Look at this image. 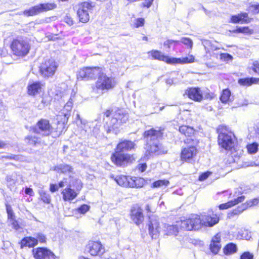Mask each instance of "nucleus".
<instances>
[{
    "label": "nucleus",
    "instance_id": "de8ad7c7",
    "mask_svg": "<svg viewBox=\"0 0 259 259\" xmlns=\"http://www.w3.org/2000/svg\"><path fill=\"white\" fill-rule=\"evenodd\" d=\"M145 24V19L144 18H138L135 19V23L134 24V27L135 28H138L142 27Z\"/></svg>",
    "mask_w": 259,
    "mask_h": 259
},
{
    "label": "nucleus",
    "instance_id": "6e6d98bb",
    "mask_svg": "<svg viewBox=\"0 0 259 259\" xmlns=\"http://www.w3.org/2000/svg\"><path fill=\"white\" fill-rule=\"evenodd\" d=\"M9 220L14 229L15 230H18L19 229V225L17 221L16 220L15 217L13 219H11Z\"/></svg>",
    "mask_w": 259,
    "mask_h": 259
},
{
    "label": "nucleus",
    "instance_id": "4be33fe9",
    "mask_svg": "<svg viewBox=\"0 0 259 259\" xmlns=\"http://www.w3.org/2000/svg\"><path fill=\"white\" fill-rule=\"evenodd\" d=\"M252 20L247 13L241 12L236 15H232L230 17V22L237 24H248Z\"/></svg>",
    "mask_w": 259,
    "mask_h": 259
},
{
    "label": "nucleus",
    "instance_id": "c756f323",
    "mask_svg": "<svg viewBox=\"0 0 259 259\" xmlns=\"http://www.w3.org/2000/svg\"><path fill=\"white\" fill-rule=\"evenodd\" d=\"M37 243L38 240L35 237H27L22 240L21 246L32 247L37 245Z\"/></svg>",
    "mask_w": 259,
    "mask_h": 259
},
{
    "label": "nucleus",
    "instance_id": "b1692460",
    "mask_svg": "<svg viewBox=\"0 0 259 259\" xmlns=\"http://www.w3.org/2000/svg\"><path fill=\"white\" fill-rule=\"evenodd\" d=\"M221 241V236L217 234L214 236L211 240L210 244V249L212 253L214 254H217L221 247L220 244Z\"/></svg>",
    "mask_w": 259,
    "mask_h": 259
},
{
    "label": "nucleus",
    "instance_id": "603ef678",
    "mask_svg": "<svg viewBox=\"0 0 259 259\" xmlns=\"http://www.w3.org/2000/svg\"><path fill=\"white\" fill-rule=\"evenodd\" d=\"M35 238L40 243H45L47 238L46 236L41 233H38L35 235Z\"/></svg>",
    "mask_w": 259,
    "mask_h": 259
},
{
    "label": "nucleus",
    "instance_id": "f257e3e1",
    "mask_svg": "<svg viewBox=\"0 0 259 259\" xmlns=\"http://www.w3.org/2000/svg\"><path fill=\"white\" fill-rule=\"evenodd\" d=\"M147 53L149 59L162 61L169 65L190 64L195 61V57L192 54L181 58L169 57L158 50H151Z\"/></svg>",
    "mask_w": 259,
    "mask_h": 259
},
{
    "label": "nucleus",
    "instance_id": "e2e57ef3",
    "mask_svg": "<svg viewBox=\"0 0 259 259\" xmlns=\"http://www.w3.org/2000/svg\"><path fill=\"white\" fill-rule=\"evenodd\" d=\"M214 94L212 92H208L205 94L204 99L212 100L214 98Z\"/></svg>",
    "mask_w": 259,
    "mask_h": 259
},
{
    "label": "nucleus",
    "instance_id": "20e7f679",
    "mask_svg": "<svg viewBox=\"0 0 259 259\" xmlns=\"http://www.w3.org/2000/svg\"><path fill=\"white\" fill-rule=\"evenodd\" d=\"M9 47L11 56L17 59L25 58L31 50V45L28 41L21 37L13 38Z\"/></svg>",
    "mask_w": 259,
    "mask_h": 259
},
{
    "label": "nucleus",
    "instance_id": "aec40b11",
    "mask_svg": "<svg viewBox=\"0 0 259 259\" xmlns=\"http://www.w3.org/2000/svg\"><path fill=\"white\" fill-rule=\"evenodd\" d=\"M86 250L93 256L99 255L104 252L102 244L97 241H89L86 246Z\"/></svg>",
    "mask_w": 259,
    "mask_h": 259
},
{
    "label": "nucleus",
    "instance_id": "f704fd0d",
    "mask_svg": "<svg viewBox=\"0 0 259 259\" xmlns=\"http://www.w3.org/2000/svg\"><path fill=\"white\" fill-rule=\"evenodd\" d=\"M180 41L178 40H174L170 38H167L163 44L164 47L167 49H170L171 48H174L179 44Z\"/></svg>",
    "mask_w": 259,
    "mask_h": 259
},
{
    "label": "nucleus",
    "instance_id": "09e8293b",
    "mask_svg": "<svg viewBox=\"0 0 259 259\" xmlns=\"http://www.w3.org/2000/svg\"><path fill=\"white\" fill-rule=\"evenodd\" d=\"M251 70L254 73L259 75V61L255 60L252 63Z\"/></svg>",
    "mask_w": 259,
    "mask_h": 259
},
{
    "label": "nucleus",
    "instance_id": "2f4dec72",
    "mask_svg": "<svg viewBox=\"0 0 259 259\" xmlns=\"http://www.w3.org/2000/svg\"><path fill=\"white\" fill-rule=\"evenodd\" d=\"M131 177H126L125 176H117L115 181L117 183L121 186L130 187V179Z\"/></svg>",
    "mask_w": 259,
    "mask_h": 259
},
{
    "label": "nucleus",
    "instance_id": "cd10ccee",
    "mask_svg": "<svg viewBox=\"0 0 259 259\" xmlns=\"http://www.w3.org/2000/svg\"><path fill=\"white\" fill-rule=\"evenodd\" d=\"M244 199L245 197L244 196H241L237 199H234V200H231L228 202L227 203L220 205L219 208L220 209H225L229 208L236 204H237L239 203L243 202Z\"/></svg>",
    "mask_w": 259,
    "mask_h": 259
},
{
    "label": "nucleus",
    "instance_id": "4c0bfd02",
    "mask_svg": "<svg viewBox=\"0 0 259 259\" xmlns=\"http://www.w3.org/2000/svg\"><path fill=\"white\" fill-rule=\"evenodd\" d=\"M39 195L41 200L45 203L49 204L51 202V199L50 194L46 192L40 190L39 191Z\"/></svg>",
    "mask_w": 259,
    "mask_h": 259
},
{
    "label": "nucleus",
    "instance_id": "393cba45",
    "mask_svg": "<svg viewBox=\"0 0 259 259\" xmlns=\"http://www.w3.org/2000/svg\"><path fill=\"white\" fill-rule=\"evenodd\" d=\"M179 230L180 228L177 222L176 225L164 224V235L167 236H176L179 233Z\"/></svg>",
    "mask_w": 259,
    "mask_h": 259
},
{
    "label": "nucleus",
    "instance_id": "473e14b6",
    "mask_svg": "<svg viewBox=\"0 0 259 259\" xmlns=\"http://www.w3.org/2000/svg\"><path fill=\"white\" fill-rule=\"evenodd\" d=\"M25 141L27 145L35 146L40 143V138L35 136L29 135L25 138Z\"/></svg>",
    "mask_w": 259,
    "mask_h": 259
},
{
    "label": "nucleus",
    "instance_id": "412c9836",
    "mask_svg": "<svg viewBox=\"0 0 259 259\" xmlns=\"http://www.w3.org/2000/svg\"><path fill=\"white\" fill-rule=\"evenodd\" d=\"M130 217L131 219L137 225H139L142 224L144 219L142 209L137 205L132 207Z\"/></svg>",
    "mask_w": 259,
    "mask_h": 259
},
{
    "label": "nucleus",
    "instance_id": "a19ab883",
    "mask_svg": "<svg viewBox=\"0 0 259 259\" xmlns=\"http://www.w3.org/2000/svg\"><path fill=\"white\" fill-rule=\"evenodd\" d=\"M169 182L166 180H158L153 183L152 188H159L162 186H167Z\"/></svg>",
    "mask_w": 259,
    "mask_h": 259
},
{
    "label": "nucleus",
    "instance_id": "423d86ee",
    "mask_svg": "<svg viewBox=\"0 0 259 259\" xmlns=\"http://www.w3.org/2000/svg\"><path fill=\"white\" fill-rule=\"evenodd\" d=\"M71 109V107L65 105L64 107L63 111L57 115L56 126L55 127L52 126V130L50 132V135L53 137H59L67 131V127L66 125L70 115Z\"/></svg>",
    "mask_w": 259,
    "mask_h": 259
},
{
    "label": "nucleus",
    "instance_id": "ea45409f",
    "mask_svg": "<svg viewBox=\"0 0 259 259\" xmlns=\"http://www.w3.org/2000/svg\"><path fill=\"white\" fill-rule=\"evenodd\" d=\"M127 1L129 3H134L135 2L140 1V0H127ZM153 1H154V0H144V2L141 4L140 6L142 8H149L152 6V5L153 3Z\"/></svg>",
    "mask_w": 259,
    "mask_h": 259
},
{
    "label": "nucleus",
    "instance_id": "a878e982",
    "mask_svg": "<svg viewBox=\"0 0 259 259\" xmlns=\"http://www.w3.org/2000/svg\"><path fill=\"white\" fill-rule=\"evenodd\" d=\"M146 183V181L140 177H131L130 179V187L141 188L143 187Z\"/></svg>",
    "mask_w": 259,
    "mask_h": 259
},
{
    "label": "nucleus",
    "instance_id": "680f3d73",
    "mask_svg": "<svg viewBox=\"0 0 259 259\" xmlns=\"http://www.w3.org/2000/svg\"><path fill=\"white\" fill-rule=\"evenodd\" d=\"M6 180L8 184L11 186L14 185L16 183V180L11 176H7Z\"/></svg>",
    "mask_w": 259,
    "mask_h": 259
},
{
    "label": "nucleus",
    "instance_id": "2eb2a0df",
    "mask_svg": "<svg viewBox=\"0 0 259 259\" xmlns=\"http://www.w3.org/2000/svg\"><path fill=\"white\" fill-rule=\"evenodd\" d=\"M75 182L77 185L76 190L72 189L74 187L73 184H70L68 187L63 190L61 194L63 195V199L65 201H70L75 199L79 193V191L82 188L81 181L79 180H75Z\"/></svg>",
    "mask_w": 259,
    "mask_h": 259
},
{
    "label": "nucleus",
    "instance_id": "0eeeda50",
    "mask_svg": "<svg viewBox=\"0 0 259 259\" xmlns=\"http://www.w3.org/2000/svg\"><path fill=\"white\" fill-rule=\"evenodd\" d=\"M58 67L59 64L55 59L49 58L45 60L40 64L38 71L43 78H51L56 74Z\"/></svg>",
    "mask_w": 259,
    "mask_h": 259
},
{
    "label": "nucleus",
    "instance_id": "7c9ffc66",
    "mask_svg": "<svg viewBox=\"0 0 259 259\" xmlns=\"http://www.w3.org/2000/svg\"><path fill=\"white\" fill-rule=\"evenodd\" d=\"M231 93L229 89H225L222 90L220 96V100L222 103L226 104L231 101Z\"/></svg>",
    "mask_w": 259,
    "mask_h": 259
},
{
    "label": "nucleus",
    "instance_id": "7ed1b4c3",
    "mask_svg": "<svg viewBox=\"0 0 259 259\" xmlns=\"http://www.w3.org/2000/svg\"><path fill=\"white\" fill-rule=\"evenodd\" d=\"M104 115L106 117L112 116L110 121L106 122L104 126L107 133L116 131L120 125L125 123L128 120L126 114L122 112L119 108H117L114 114L112 109H106Z\"/></svg>",
    "mask_w": 259,
    "mask_h": 259
},
{
    "label": "nucleus",
    "instance_id": "c85d7f7f",
    "mask_svg": "<svg viewBox=\"0 0 259 259\" xmlns=\"http://www.w3.org/2000/svg\"><path fill=\"white\" fill-rule=\"evenodd\" d=\"M50 250L46 248H37L33 250V254L35 259H44L46 256L47 252Z\"/></svg>",
    "mask_w": 259,
    "mask_h": 259
},
{
    "label": "nucleus",
    "instance_id": "5701e85b",
    "mask_svg": "<svg viewBox=\"0 0 259 259\" xmlns=\"http://www.w3.org/2000/svg\"><path fill=\"white\" fill-rule=\"evenodd\" d=\"M43 84L39 81L30 83L27 87V93L31 96H35L41 91Z\"/></svg>",
    "mask_w": 259,
    "mask_h": 259
},
{
    "label": "nucleus",
    "instance_id": "13d9d810",
    "mask_svg": "<svg viewBox=\"0 0 259 259\" xmlns=\"http://www.w3.org/2000/svg\"><path fill=\"white\" fill-rule=\"evenodd\" d=\"M253 256L249 252H244L240 257V259H253Z\"/></svg>",
    "mask_w": 259,
    "mask_h": 259
},
{
    "label": "nucleus",
    "instance_id": "4d7b16f0",
    "mask_svg": "<svg viewBox=\"0 0 259 259\" xmlns=\"http://www.w3.org/2000/svg\"><path fill=\"white\" fill-rule=\"evenodd\" d=\"M211 174V172L209 171L203 172L199 176L198 179L200 181H204L206 180Z\"/></svg>",
    "mask_w": 259,
    "mask_h": 259
},
{
    "label": "nucleus",
    "instance_id": "9b49d317",
    "mask_svg": "<svg viewBox=\"0 0 259 259\" xmlns=\"http://www.w3.org/2000/svg\"><path fill=\"white\" fill-rule=\"evenodd\" d=\"M95 3L90 1H84L78 4L77 15L79 21L82 23H87L90 20L89 12L95 7Z\"/></svg>",
    "mask_w": 259,
    "mask_h": 259
},
{
    "label": "nucleus",
    "instance_id": "5fc2aeb1",
    "mask_svg": "<svg viewBox=\"0 0 259 259\" xmlns=\"http://www.w3.org/2000/svg\"><path fill=\"white\" fill-rule=\"evenodd\" d=\"M89 208H90V206L89 205H86V204H83V205H82L80 207H79L77 209V210L79 213L84 214L89 210Z\"/></svg>",
    "mask_w": 259,
    "mask_h": 259
},
{
    "label": "nucleus",
    "instance_id": "774afa93",
    "mask_svg": "<svg viewBox=\"0 0 259 259\" xmlns=\"http://www.w3.org/2000/svg\"><path fill=\"white\" fill-rule=\"evenodd\" d=\"M139 169L141 172L144 171L147 167L146 163H144L142 164H140L139 165Z\"/></svg>",
    "mask_w": 259,
    "mask_h": 259
},
{
    "label": "nucleus",
    "instance_id": "f8f14e48",
    "mask_svg": "<svg viewBox=\"0 0 259 259\" xmlns=\"http://www.w3.org/2000/svg\"><path fill=\"white\" fill-rule=\"evenodd\" d=\"M116 81L113 78L109 77L101 71L98 77V80L95 83L97 90L101 91H109L113 89L116 85Z\"/></svg>",
    "mask_w": 259,
    "mask_h": 259
},
{
    "label": "nucleus",
    "instance_id": "a18cd8bd",
    "mask_svg": "<svg viewBox=\"0 0 259 259\" xmlns=\"http://www.w3.org/2000/svg\"><path fill=\"white\" fill-rule=\"evenodd\" d=\"M238 84L243 87H249L250 86V82H249V77H244L239 78L238 80Z\"/></svg>",
    "mask_w": 259,
    "mask_h": 259
},
{
    "label": "nucleus",
    "instance_id": "ddd939ff",
    "mask_svg": "<svg viewBox=\"0 0 259 259\" xmlns=\"http://www.w3.org/2000/svg\"><path fill=\"white\" fill-rule=\"evenodd\" d=\"M177 223L179 228L186 231L198 230L202 226L201 220L197 215L193 216L189 219L177 222Z\"/></svg>",
    "mask_w": 259,
    "mask_h": 259
},
{
    "label": "nucleus",
    "instance_id": "79ce46f5",
    "mask_svg": "<svg viewBox=\"0 0 259 259\" xmlns=\"http://www.w3.org/2000/svg\"><path fill=\"white\" fill-rule=\"evenodd\" d=\"M64 21L69 26L73 25L75 23L73 16H72L69 14H66L64 17Z\"/></svg>",
    "mask_w": 259,
    "mask_h": 259
},
{
    "label": "nucleus",
    "instance_id": "9d476101",
    "mask_svg": "<svg viewBox=\"0 0 259 259\" xmlns=\"http://www.w3.org/2000/svg\"><path fill=\"white\" fill-rule=\"evenodd\" d=\"M102 68L99 66L84 67L80 69L77 74L78 79L90 80L95 79L102 71Z\"/></svg>",
    "mask_w": 259,
    "mask_h": 259
},
{
    "label": "nucleus",
    "instance_id": "e433bc0d",
    "mask_svg": "<svg viewBox=\"0 0 259 259\" xmlns=\"http://www.w3.org/2000/svg\"><path fill=\"white\" fill-rule=\"evenodd\" d=\"M258 145L257 143L253 142L248 144L246 145V149L248 153L252 154H255L258 150Z\"/></svg>",
    "mask_w": 259,
    "mask_h": 259
},
{
    "label": "nucleus",
    "instance_id": "dca6fc26",
    "mask_svg": "<svg viewBox=\"0 0 259 259\" xmlns=\"http://www.w3.org/2000/svg\"><path fill=\"white\" fill-rule=\"evenodd\" d=\"M32 132L38 133L40 132L46 136H50L52 130V124L48 119L40 118L36 122V126L31 127Z\"/></svg>",
    "mask_w": 259,
    "mask_h": 259
},
{
    "label": "nucleus",
    "instance_id": "6e6552de",
    "mask_svg": "<svg viewBox=\"0 0 259 259\" xmlns=\"http://www.w3.org/2000/svg\"><path fill=\"white\" fill-rule=\"evenodd\" d=\"M179 132L182 136L185 137V139L184 140V143L186 145L199 144V140L196 138L198 132L192 126L185 124L181 125L179 127Z\"/></svg>",
    "mask_w": 259,
    "mask_h": 259
},
{
    "label": "nucleus",
    "instance_id": "864d4df0",
    "mask_svg": "<svg viewBox=\"0 0 259 259\" xmlns=\"http://www.w3.org/2000/svg\"><path fill=\"white\" fill-rule=\"evenodd\" d=\"M220 59L225 61L232 60L233 59L232 56L227 53H221L220 54Z\"/></svg>",
    "mask_w": 259,
    "mask_h": 259
},
{
    "label": "nucleus",
    "instance_id": "052dcab7",
    "mask_svg": "<svg viewBox=\"0 0 259 259\" xmlns=\"http://www.w3.org/2000/svg\"><path fill=\"white\" fill-rule=\"evenodd\" d=\"M70 183H68L67 179L66 178L63 179L62 181H61L58 185L59 187L62 188L65 186H66L67 187H69V184Z\"/></svg>",
    "mask_w": 259,
    "mask_h": 259
},
{
    "label": "nucleus",
    "instance_id": "69168bd1",
    "mask_svg": "<svg viewBox=\"0 0 259 259\" xmlns=\"http://www.w3.org/2000/svg\"><path fill=\"white\" fill-rule=\"evenodd\" d=\"M59 186L56 184H51L50 191L52 192H55L58 190Z\"/></svg>",
    "mask_w": 259,
    "mask_h": 259
},
{
    "label": "nucleus",
    "instance_id": "6ab92c4d",
    "mask_svg": "<svg viewBox=\"0 0 259 259\" xmlns=\"http://www.w3.org/2000/svg\"><path fill=\"white\" fill-rule=\"evenodd\" d=\"M184 95L195 102H201L204 100L202 91L198 87L188 88L185 90Z\"/></svg>",
    "mask_w": 259,
    "mask_h": 259
},
{
    "label": "nucleus",
    "instance_id": "0e129e2a",
    "mask_svg": "<svg viewBox=\"0 0 259 259\" xmlns=\"http://www.w3.org/2000/svg\"><path fill=\"white\" fill-rule=\"evenodd\" d=\"M3 158H5L8 160H19V156L18 155H13V156H3Z\"/></svg>",
    "mask_w": 259,
    "mask_h": 259
},
{
    "label": "nucleus",
    "instance_id": "8fccbe9b",
    "mask_svg": "<svg viewBox=\"0 0 259 259\" xmlns=\"http://www.w3.org/2000/svg\"><path fill=\"white\" fill-rule=\"evenodd\" d=\"M258 200L257 199H254L252 201H250L247 202V204L244 203L243 204L242 206V210L246 209L248 206H251L252 205H255L258 203Z\"/></svg>",
    "mask_w": 259,
    "mask_h": 259
},
{
    "label": "nucleus",
    "instance_id": "f3484780",
    "mask_svg": "<svg viewBox=\"0 0 259 259\" xmlns=\"http://www.w3.org/2000/svg\"><path fill=\"white\" fill-rule=\"evenodd\" d=\"M148 231L152 238L156 239L158 238L161 231V228L158 219L156 217H149Z\"/></svg>",
    "mask_w": 259,
    "mask_h": 259
},
{
    "label": "nucleus",
    "instance_id": "49530a36",
    "mask_svg": "<svg viewBox=\"0 0 259 259\" xmlns=\"http://www.w3.org/2000/svg\"><path fill=\"white\" fill-rule=\"evenodd\" d=\"M6 210L8 214V219L10 220L11 219H13L15 217V214L13 212V209L11 206L7 203L6 204Z\"/></svg>",
    "mask_w": 259,
    "mask_h": 259
},
{
    "label": "nucleus",
    "instance_id": "58836bf2",
    "mask_svg": "<svg viewBox=\"0 0 259 259\" xmlns=\"http://www.w3.org/2000/svg\"><path fill=\"white\" fill-rule=\"evenodd\" d=\"M239 33H242L246 35H251L254 33V31L250 28L248 26H239Z\"/></svg>",
    "mask_w": 259,
    "mask_h": 259
},
{
    "label": "nucleus",
    "instance_id": "c03bdc74",
    "mask_svg": "<svg viewBox=\"0 0 259 259\" xmlns=\"http://www.w3.org/2000/svg\"><path fill=\"white\" fill-rule=\"evenodd\" d=\"M181 42L184 45L187 46L189 49H191L192 48L193 41L190 38L188 37H182L181 39Z\"/></svg>",
    "mask_w": 259,
    "mask_h": 259
},
{
    "label": "nucleus",
    "instance_id": "a211bd4d",
    "mask_svg": "<svg viewBox=\"0 0 259 259\" xmlns=\"http://www.w3.org/2000/svg\"><path fill=\"white\" fill-rule=\"evenodd\" d=\"M164 128L159 127L157 130L151 128L143 133L144 138L147 141L159 140L163 138L164 136Z\"/></svg>",
    "mask_w": 259,
    "mask_h": 259
},
{
    "label": "nucleus",
    "instance_id": "bf43d9fd",
    "mask_svg": "<svg viewBox=\"0 0 259 259\" xmlns=\"http://www.w3.org/2000/svg\"><path fill=\"white\" fill-rule=\"evenodd\" d=\"M250 86L252 84H256L259 83V78L250 77H249Z\"/></svg>",
    "mask_w": 259,
    "mask_h": 259
},
{
    "label": "nucleus",
    "instance_id": "f03ea898",
    "mask_svg": "<svg viewBox=\"0 0 259 259\" xmlns=\"http://www.w3.org/2000/svg\"><path fill=\"white\" fill-rule=\"evenodd\" d=\"M135 143L130 140L120 141L116 146L115 151L111 155L112 162H132L135 160L133 154H124L123 152L131 151L135 148Z\"/></svg>",
    "mask_w": 259,
    "mask_h": 259
},
{
    "label": "nucleus",
    "instance_id": "39448f33",
    "mask_svg": "<svg viewBox=\"0 0 259 259\" xmlns=\"http://www.w3.org/2000/svg\"><path fill=\"white\" fill-rule=\"evenodd\" d=\"M216 132L218 134V144L222 149L231 151L234 149L235 136L229 130V127L225 124L219 125Z\"/></svg>",
    "mask_w": 259,
    "mask_h": 259
},
{
    "label": "nucleus",
    "instance_id": "1a4fd4ad",
    "mask_svg": "<svg viewBox=\"0 0 259 259\" xmlns=\"http://www.w3.org/2000/svg\"><path fill=\"white\" fill-rule=\"evenodd\" d=\"M57 7L55 3H40L25 10L23 12V14L27 17L36 16L43 12L53 10Z\"/></svg>",
    "mask_w": 259,
    "mask_h": 259
},
{
    "label": "nucleus",
    "instance_id": "72a5a7b5",
    "mask_svg": "<svg viewBox=\"0 0 259 259\" xmlns=\"http://www.w3.org/2000/svg\"><path fill=\"white\" fill-rule=\"evenodd\" d=\"M237 249V246L235 244L230 243L224 248V252L226 255L231 254L236 252Z\"/></svg>",
    "mask_w": 259,
    "mask_h": 259
},
{
    "label": "nucleus",
    "instance_id": "4468645a",
    "mask_svg": "<svg viewBox=\"0 0 259 259\" xmlns=\"http://www.w3.org/2000/svg\"><path fill=\"white\" fill-rule=\"evenodd\" d=\"M182 149L180 159L183 162L194 161L198 153V145L191 144Z\"/></svg>",
    "mask_w": 259,
    "mask_h": 259
},
{
    "label": "nucleus",
    "instance_id": "3c124183",
    "mask_svg": "<svg viewBox=\"0 0 259 259\" xmlns=\"http://www.w3.org/2000/svg\"><path fill=\"white\" fill-rule=\"evenodd\" d=\"M248 10H250L251 12L253 14L259 13V4L249 5Z\"/></svg>",
    "mask_w": 259,
    "mask_h": 259
},
{
    "label": "nucleus",
    "instance_id": "338daca9",
    "mask_svg": "<svg viewBox=\"0 0 259 259\" xmlns=\"http://www.w3.org/2000/svg\"><path fill=\"white\" fill-rule=\"evenodd\" d=\"M229 31L231 34H238L239 33V26H236L235 29L229 30Z\"/></svg>",
    "mask_w": 259,
    "mask_h": 259
},
{
    "label": "nucleus",
    "instance_id": "bb28decb",
    "mask_svg": "<svg viewBox=\"0 0 259 259\" xmlns=\"http://www.w3.org/2000/svg\"><path fill=\"white\" fill-rule=\"evenodd\" d=\"M219 218L215 214L213 215L212 217L205 215L201 221L202 226L212 227L219 222Z\"/></svg>",
    "mask_w": 259,
    "mask_h": 259
},
{
    "label": "nucleus",
    "instance_id": "c9c22d12",
    "mask_svg": "<svg viewBox=\"0 0 259 259\" xmlns=\"http://www.w3.org/2000/svg\"><path fill=\"white\" fill-rule=\"evenodd\" d=\"M72 168L70 165L65 164H61L59 166L55 167L54 168L55 170L62 173L71 172L72 171Z\"/></svg>",
    "mask_w": 259,
    "mask_h": 259
},
{
    "label": "nucleus",
    "instance_id": "37998d69",
    "mask_svg": "<svg viewBox=\"0 0 259 259\" xmlns=\"http://www.w3.org/2000/svg\"><path fill=\"white\" fill-rule=\"evenodd\" d=\"M149 148L151 153H157L158 154L161 153L160 145L159 144L150 145Z\"/></svg>",
    "mask_w": 259,
    "mask_h": 259
}]
</instances>
